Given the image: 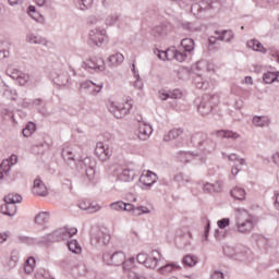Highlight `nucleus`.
Masks as SVG:
<instances>
[{
  "instance_id": "50",
  "label": "nucleus",
  "mask_w": 279,
  "mask_h": 279,
  "mask_svg": "<svg viewBox=\"0 0 279 279\" xmlns=\"http://www.w3.org/2000/svg\"><path fill=\"white\" fill-rule=\"evenodd\" d=\"M90 5H93V0H78V3H77V7L83 11L88 10Z\"/></svg>"
},
{
  "instance_id": "57",
  "label": "nucleus",
  "mask_w": 279,
  "mask_h": 279,
  "mask_svg": "<svg viewBox=\"0 0 279 279\" xmlns=\"http://www.w3.org/2000/svg\"><path fill=\"white\" fill-rule=\"evenodd\" d=\"M80 209L81 210H88L89 213H98V210H101V206L99 205H96V206H83V205H80Z\"/></svg>"
},
{
  "instance_id": "58",
  "label": "nucleus",
  "mask_w": 279,
  "mask_h": 279,
  "mask_svg": "<svg viewBox=\"0 0 279 279\" xmlns=\"http://www.w3.org/2000/svg\"><path fill=\"white\" fill-rule=\"evenodd\" d=\"M135 210H138V211H140V213L137 214L138 217H141V215H150V214H151V210H149V209L147 208V206H138V207H136Z\"/></svg>"
},
{
  "instance_id": "8",
  "label": "nucleus",
  "mask_w": 279,
  "mask_h": 279,
  "mask_svg": "<svg viewBox=\"0 0 279 279\" xmlns=\"http://www.w3.org/2000/svg\"><path fill=\"white\" fill-rule=\"evenodd\" d=\"M107 108L116 119H123V117H128V114H130L132 105L130 102L117 104L112 100H108Z\"/></svg>"
},
{
  "instance_id": "3",
  "label": "nucleus",
  "mask_w": 279,
  "mask_h": 279,
  "mask_svg": "<svg viewBox=\"0 0 279 279\" xmlns=\"http://www.w3.org/2000/svg\"><path fill=\"white\" fill-rule=\"evenodd\" d=\"M221 4L213 0H199L193 3L191 7V12L196 19H206L214 10H219Z\"/></svg>"
},
{
  "instance_id": "2",
  "label": "nucleus",
  "mask_w": 279,
  "mask_h": 279,
  "mask_svg": "<svg viewBox=\"0 0 279 279\" xmlns=\"http://www.w3.org/2000/svg\"><path fill=\"white\" fill-rule=\"evenodd\" d=\"M256 216L250 214L246 209L238 208L235 210V232L239 234H252L256 228Z\"/></svg>"
},
{
  "instance_id": "25",
  "label": "nucleus",
  "mask_w": 279,
  "mask_h": 279,
  "mask_svg": "<svg viewBox=\"0 0 279 279\" xmlns=\"http://www.w3.org/2000/svg\"><path fill=\"white\" fill-rule=\"evenodd\" d=\"M118 182H132L134 180V172L130 169H124L117 175Z\"/></svg>"
},
{
  "instance_id": "20",
  "label": "nucleus",
  "mask_w": 279,
  "mask_h": 279,
  "mask_svg": "<svg viewBox=\"0 0 279 279\" xmlns=\"http://www.w3.org/2000/svg\"><path fill=\"white\" fill-rule=\"evenodd\" d=\"M158 258H160V253L158 251H153L150 256L146 258L144 267L147 269H156V267H158Z\"/></svg>"
},
{
  "instance_id": "13",
  "label": "nucleus",
  "mask_w": 279,
  "mask_h": 279,
  "mask_svg": "<svg viewBox=\"0 0 279 279\" xmlns=\"http://www.w3.org/2000/svg\"><path fill=\"white\" fill-rule=\"evenodd\" d=\"M88 38L96 47H101L106 43L108 34L105 28H94L89 31Z\"/></svg>"
},
{
  "instance_id": "1",
  "label": "nucleus",
  "mask_w": 279,
  "mask_h": 279,
  "mask_svg": "<svg viewBox=\"0 0 279 279\" xmlns=\"http://www.w3.org/2000/svg\"><path fill=\"white\" fill-rule=\"evenodd\" d=\"M61 156L64 162H66V165H69L70 167H72V165H76L77 169L85 173L88 182H92V180L95 178V161L93 160V158L85 157L76 161L75 155L73 154V148L69 146L62 148Z\"/></svg>"
},
{
  "instance_id": "11",
  "label": "nucleus",
  "mask_w": 279,
  "mask_h": 279,
  "mask_svg": "<svg viewBox=\"0 0 279 279\" xmlns=\"http://www.w3.org/2000/svg\"><path fill=\"white\" fill-rule=\"evenodd\" d=\"M50 77L57 86H66L71 82V76L62 68H58L51 71Z\"/></svg>"
},
{
  "instance_id": "51",
  "label": "nucleus",
  "mask_w": 279,
  "mask_h": 279,
  "mask_svg": "<svg viewBox=\"0 0 279 279\" xmlns=\"http://www.w3.org/2000/svg\"><path fill=\"white\" fill-rule=\"evenodd\" d=\"M209 279H226V275L221 270H213L209 275Z\"/></svg>"
},
{
  "instance_id": "29",
  "label": "nucleus",
  "mask_w": 279,
  "mask_h": 279,
  "mask_svg": "<svg viewBox=\"0 0 279 279\" xmlns=\"http://www.w3.org/2000/svg\"><path fill=\"white\" fill-rule=\"evenodd\" d=\"M253 123L256 125V128H267L269 125L270 121L265 116H255L253 118Z\"/></svg>"
},
{
  "instance_id": "17",
  "label": "nucleus",
  "mask_w": 279,
  "mask_h": 279,
  "mask_svg": "<svg viewBox=\"0 0 279 279\" xmlns=\"http://www.w3.org/2000/svg\"><path fill=\"white\" fill-rule=\"evenodd\" d=\"M56 232L59 241H66V239H71V236H75V234H77V228L64 227L56 230Z\"/></svg>"
},
{
  "instance_id": "30",
  "label": "nucleus",
  "mask_w": 279,
  "mask_h": 279,
  "mask_svg": "<svg viewBox=\"0 0 279 279\" xmlns=\"http://www.w3.org/2000/svg\"><path fill=\"white\" fill-rule=\"evenodd\" d=\"M49 211H41L35 217V223L38 226H45V223L49 222Z\"/></svg>"
},
{
  "instance_id": "22",
  "label": "nucleus",
  "mask_w": 279,
  "mask_h": 279,
  "mask_svg": "<svg viewBox=\"0 0 279 279\" xmlns=\"http://www.w3.org/2000/svg\"><path fill=\"white\" fill-rule=\"evenodd\" d=\"M216 36H218V40L222 43H232L234 40V33L232 31H215Z\"/></svg>"
},
{
  "instance_id": "54",
  "label": "nucleus",
  "mask_w": 279,
  "mask_h": 279,
  "mask_svg": "<svg viewBox=\"0 0 279 279\" xmlns=\"http://www.w3.org/2000/svg\"><path fill=\"white\" fill-rule=\"evenodd\" d=\"M104 89V83H96V85H94L92 87V90L89 92L90 95L97 96L99 95V93H101V90Z\"/></svg>"
},
{
  "instance_id": "59",
  "label": "nucleus",
  "mask_w": 279,
  "mask_h": 279,
  "mask_svg": "<svg viewBox=\"0 0 279 279\" xmlns=\"http://www.w3.org/2000/svg\"><path fill=\"white\" fill-rule=\"evenodd\" d=\"M222 190H223V183H221V181H217L216 183L213 184L214 193H221Z\"/></svg>"
},
{
  "instance_id": "43",
  "label": "nucleus",
  "mask_w": 279,
  "mask_h": 279,
  "mask_svg": "<svg viewBox=\"0 0 279 279\" xmlns=\"http://www.w3.org/2000/svg\"><path fill=\"white\" fill-rule=\"evenodd\" d=\"M155 53L157 56V58H159V60H171V52L170 49H168L167 51H160V50H155Z\"/></svg>"
},
{
  "instance_id": "63",
  "label": "nucleus",
  "mask_w": 279,
  "mask_h": 279,
  "mask_svg": "<svg viewBox=\"0 0 279 279\" xmlns=\"http://www.w3.org/2000/svg\"><path fill=\"white\" fill-rule=\"evenodd\" d=\"M203 191L204 193H214L213 183H204Z\"/></svg>"
},
{
  "instance_id": "41",
  "label": "nucleus",
  "mask_w": 279,
  "mask_h": 279,
  "mask_svg": "<svg viewBox=\"0 0 279 279\" xmlns=\"http://www.w3.org/2000/svg\"><path fill=\"white\" fill-rule=\"evenodd\" d=\"M109 208H111V210H116L118 213H123V210L125 208V202L118 201V202L111 203L109 205Z\"/></svg>"
},
{
  "instance_id": "60",
  "label": "nucleus",
  "mask_w": 279,
  "mask_h": 279,
  "mask_svg": "<svg viewBox=\"0 0 279 279\" xmlns=\"http://www.w3.org/2000/svg\"><path fill=\"white\" fill-rule=\"evenodd\" d=\"M149 255L145 254V253H140L137 254V263H140L141 265H145L147 258Z\"/></svg>"
},
{
  "instance_id": "61",
  "label": "nucleus",
  "mask_w": 279,
  "mask_h": 279,
  "mask_svg": "<svg viewBox=\"0 0 279 279\" xmlns=\"http://www.w3.org/2000/svg\"><path fill=\"white\" fill-rule=\"evenodd\" d=\"M169 98H171L169 93L165 92V89L159 90V99H161V101H167Z\"/></svg>"
},
{
  "instance_id": "15",
  "label": "nucleus",
  "mask_w": 279,
  "mask_h": 279,
  "mask_svg": "<svg viewBox=\"0 0 279 279\" xmlns=\"http://www.w3.org/2000/svg\"><path fill=\"white\" fill-rule=\"evenodd\" d=\"M85 69H93L96 73H104L106 71V61L104 58L92 59L86 62H83Z\"/></svg>"
},
{
  "instance_id": "19",
  "label": "nucleus",
  "mask_w": 279,
  "mask_h": 279,
  "mask_svg": "<svg viewBox=\"0 0 279 279\" xmlns=\"http://www.w3.org/2000/svg\"><path fill=\"white\" fill-rule=\"evenodd\" d=\"M26 43H28L29 45H43L44 47H47V45H49V41H47L46 38L34 33H28L26 35Z\"/></svg>"
},
{
  "instance_id": "16",
  "label": "nucleus",
  "mask_w": 279,
  "mask_h": 279,
  "mask_svg": "<svg viewBox=\"0 0 279 279\" xmlns=\"http://www.w3.org/2000/svg\"><path fill=\"white\" fill-rule=\"evenodd\" d=\"M252 259V251L243 244H236L234 260L245 263Z\"/></svg>"
},
{
  "instance_id": "44",
  "label": "nucleus",
  "mask_w": 279,
  "mask_h": 279,
  "mask_svg": "<svg viewBox=\"0 0 279 279\" xmlns=\"http://www.w3.org/2000/svg\"><path fill=\"white\" fill-rule=\"evenodd\" d=\"M96 86V83H94L93 81H83L80 83V90H92V88Z\"/></svg>"
},
{
  "instance_id": "12",
  "label": "nucleus",
  "mask_w": 279,
  "mask_h": 279,
  "mask_svg": "<svg viewBox=\"0 0 279 279\" xmlns=\"http://www.w3.org/2000/svg\"><path fill=\"white\" fill-rule=\"evenodd\" d=\"M102 259L106 265H114L116 267H119L125 263V254L123 252H116L113 254L107 252L104 253Z\"/></svg>"
},
{
  "instance_id": "35",
  "label": "nucleus",
  "mask_w": 279,
  "mask_h": 279,
  "mask_svg": "<svg viewBox=\"0 0 279 279\" xmlns=\"http://www.w3.org/2000/svg\"><path fill=\"white\" fill-rule=\"evenodd\" d=\"M181 46L183 47L184 51L191 53L193 49H195V41L192 38L182 39Z\"/></svg>"
},
{
  "instance_id": "40",
  "label": "nucleus",
  "mask_w": 279,
  "mask_h": 279,
  "mask_svg": "<svg viewBox=\"0 0 279 279\" xmlns=\"http://www.w3.org/2000/svg\"><path fill=\"white\" fill-rule=\"evenodd\" d=\"M68 247L70 252H73V254H80V252H82V246H80V243H77V240H72L68 242Z\"/></svg>"
},
{
  "instance_id": "42",
  "label": "nucleus",
  "mask_w": 279,
  "mask_h": 279,
  "mask_svg": "<svg viewBox=\"0 0 279 279\" xmlns=\"http://www.w3.org/2000/svg\"><path fill=\"white\" fill-rule=\"evenodd\" d=\"M228 160H230L231 162H240V165L242 167H245V165H247V162L245 161L244 158H240L239 155L236 154H231V155H227Z\"/></svg>"
},
{
  "instance_id": "9",
  "label": "nucleus",
  "mask_w": 279,
  "mask_h": 279,
  "mask_svg": "<svg viewBox=\"0 0 279 279\" xmlns=\"http://www.w3.org/2000/svg\"><path fill=\"white\" fill-rule=\"evenodd\" d=\"M137 126L135 129V136H137L138 141H149V136L154 134V129L151 125L143 121V119H137Z\"/></svg>"
},
{
  "instance_id": "39",
  "label": "nucleus",
  "mask_w": 279,
  "mask_h": 279,
  "mask_svg": "<svg viewBox=\"0 0 279 279\" xmlns=\"http://www.w3.org/2000/svg\"><path fill=\"white\" fill-rule=\"evenodd\" d=\"M222 250L225 256H228L229 258H234L236 256V245H225Z\"/></svg>"
},
{
  "instance_id": "46",
  "label": "nucleus",
  "mask_w": 279,
  "mask_h": 279,
  "mask_svg": "<svg viewBox=\"0 0 279 279\" xmlns=\"http://www.w3.org/2000/svg\"><path fill=\"white\" fill-rule=\"evenodd\" d=\"M194 84H195L196 88H198L201 90L208 88V83L204 82V78H202V76H197L194 80Z\"/></svg>"
},
{
  "instance_id": "6",
  "label": "nucleus",
  "mask_w": 279,
  "mask_h": 279,
  "mask_svg": "<svg viewBox=\"0 0 279 279\" xmlns=\"http://www.w3.org/2000/svg\"><path fill=\"white\" fill-rule=\"evenodd\" d=\"M193 141L203 154H213V151L217 149V143L206 134H196Z\"/></svg>"
},
{
  "instance_id": "56",
  "label": "nucleus",
  "mask_w": 279,
  "mask_h": 279,
  "mask_svg": "<svg viewBox=\"0 0 279 279\" xmlns=\"http://www.w3.org/2000/svg\"><path fill=\"white\" fill-rule=\"evenodd\" d=\"M217 226H218V228H220V230H226V228H228V226H230V218H222V219L218 220Z\"/></svg>"
},
{
  "instance_id": "28",
  "label": "nucleus",
  "mask_w": 279,
  "mask_h": 279,
  "mask_svg": "<svg viewBox=\"0 0 279 279\" xmlns=\"http://www.w3.org/2000/svg\"><path fill=\"white\" fill-rule=\"evenodd\" d=\"M177 158L178 160H180V162H191V160H193V158H195V155H193V153L191 151H179L177 153Z\"/></svg>"
},
{
  "instance_id": "14",
  "label": "nucleus",
  "mask_w": 279,
  "mask_h": 279,
  "mask_svg": "<svg viewBox=\"0 0 279 279\" xmlns=\"http://www.w3.org/2000/svg\"><path fill=\"white\" fill-rule=\"evenodd\" d=\"M158 181V174L151 170H144L140 177V183L145 186V189H151L154 184Z\"/></svg>"
},
{
  "instance_id": "7",
  "label": "nucleus",
  "mask_w": 279,
  "mask_h": 279,
  "mask_svg": "<svg viewBox=\"0 0 279 279\" xmlns=\"http://www.w3.org/2000/svg\"><path fill=\"white\" fill-rule=\"evenodd\" d=\"M110 243V235L108 232L101 231L100 229H94L90 232V245L96 250H101Z\"/></svg>"
},
{
  "instance_id": "48",
  "label": "nucleus",
  "mask_w": 279,
  "mask_h": 279,
  "mask_svg": "<svg viewBox=\"0 0 279 279\" xmlns=\"http://www.w3.org/2000/svg\"><path fill=\"white\" fill-rule=\"evenodd\" d=\"M134 263H136V259L134 257H130L129 259H124V263H122L123 269L125 271H130V269H132V267H134Z\"/></svg>"
},
{
  "instance_id": "52",
  "label": "nucleus",
  "mask_w": 279,
  "mask_h": 279,
  "mask_svg": "<svg viewBox=\"0 0 279 279\" xmlns=\"http://www.w3.org/2000/svg\"><path fill=\"white\" fill-rule=\"evenodd\" d=\"M117 21H119V15H117V14L108 15L106 17V25H108L109 27H112V25H114V23H117Z\"/></svg>"
},
{
  "instance_id": "34",
  "label": "nucleus",
  "mask_w": 279,
  "mask_h": 279,
  "mask_svg": "<svg viewBox=\"0 0 279 279\" xmlns=\"http://www.w3.org/2000/svg\"><path fill=\"white\" fill-rule=\"evenodd\" d=\"M182 263L185 267H195V265L198 263V259L195 255H185L182 259Z\"/></svg>"
},
{
  "instance_id": "32",
  "label": "nucleus",
  "mask_w": 279,
  "mask_h": 279,
  "mask_svg": "<svg viewBox=\"0 0 279 279\" xmlns=\"http://www.w3.org/2000/svg\"><path fill=\"white\" fill-rule=\"evenodd\" d=\"M174 182H178V184H182V186H186V184H189V182H191V177L179 172L178 174H175L173 177Z\"/></svg>"
},
{
  "instance_id": "37",
  "label": "nucleus",
  "mask_w": 279,
  "mask_h": 279,
  "mask_svg": "<svg viewBox=\"0 0 279 279\" xmlns=\"http://www.w3.org/2000/svg\"><path fill=\"white\" fill-rule=\"evenodd\" d=\"M265 84H274V82H279L278 73L267 72L263 75Z\"/></svg>"
},
{
  "instance_id": "31",
  "label": "nucleus",
  "mask_w": 279,
  "mask_h": 279,
  "mask_svg": "<svg viewBox=\"0 0 279 279\" xmlns=\"http://www.w3.org/2000/svg\"><path fill=\"white\" fill-rule=\"evenodd\" d=\"M35 267H36V258L28 257L24 264L25 274H27V275L33 274Z\"/></svg>"
},
{
  "instance_id": "33",
  "label": "nucleus",
  "mask_w": 279,
  "mask_h": 279,
  "mask_svg": "<svg viewBox=\"0 0 279 279\" xmlns=\"http://www.w3.org/2000/svg\"><path fill=\"white\" fill-rule=\"evenodd\" d=\"M230 195L233 199L243 201L245 199V190L242 187H234L231 190Z\"/></svg>"
},
{
  "instance_id": "4",
  "label": "nucleus",
  "mask_w": 279,
  "mask_h": 279,
  "mask_svg": "<svg viewBox=\"0 0 279 279\" xmlns=\"http://www.w3.org/2000/svg\"><path fill=\"white\" fill-rule=\"evenodd\" d=\"M3 199L4 204L0 207L1 214L7 217H14L16 215V204H21L23 197L20 194L10 193Z\"/></svg>"
},
{
  "instance_id": "5",
  "label": "nucleus",
  "mask_w": 279,
  "mask_h": 279,
  "mask_svg": "<svg viewBox=\"0 0 279 279\" xmlns=\"http://www.w3.org/2000/svg\"><path fill=\"white\" fill-rule=\"evenodd\" d=\"M218 101L219 98L217 96L205 95L198 101L196 100L195 104L199 114H202V117H208V114L213 112L215 106H217Z\"/></svg>"
},
{
  "instance_id": "10",
  "label": "nucleus",
  "mask_w": 279,
  "mask_h": 279,
  "mask_svg": "<svg viewBox=\"0 0 279 279\" xmlns=\"http://www.w3.org/2000/svg\"><path fill=\"white\" fill-rule=\"evenodd\" d=\"M94 154L98 158V160H100L101 162H108V160L112 158V149L110 145L104 142L96 143Z\"/></svg>"
},
{
  "instance_id": "18",
  "label": "nucleus",
  "mask_w": 279,
  "mask_h": 279,
  "mask_svg": "<svg viewBox=\"0 0 279 279\" xmlns=\"http://www.w3.org/2000/svg\"><path fill=\"white\" fill-rule=\"evenodd\" d=\"M33 193L34 195H39L40 197H45V195H47V185H45L40 178H36L34 180Z\"/></svg>"
},
{
  "instance_id": "49",
  "label": "nucleus",
  "mask_w": 279,
  "mask_h": 279,
  "mask_svg": "<svg viewBox=\"0 0 279 279\" xmlns=\"http://www.w3.org/2000/svg\"><path fill=\"white\" fill-rule=\"evenodd\" d=\"M31 76L29 74H25V73H20V76L17 77V82L20 84V86H25V84H27V82H29Z\"/></svg>"
},
{
  "instance_id": "24",
  "label": "nucleus",
  "mask_w": 279,
  "mask_h": 279,
  "mask_svg": "<svg viewBox=\"0 0 279 279\" xmlns=\"http://www.w3.org/2000/svg\"><path fill=\"white\" fill-rule=\"evenodd\" d=\"M218 138H231L232 141H236V138H241V135L233 131L220 130L216 132Z\"/></svg>"
},
{
  "instance_id": "55",
  "label": "nucleus",
  "mask_w": 279,
  "mask_h": 279,
  "mask_svg": "<svg viewBox=\"0 0 279 279\" xmlns=\"http://www.w3.org/2000/svg\"><path fill=\"white\" fill-rule=\"evenodd\" d=\"M4 93H10L11 99L13 101H16V98L19 97V94L16 93V89H13L12 87L4 84Z\"/></svg>"
},
{
  "instance_id": "36",
  "label": "nucleus",
  "mask_w": 279,
  "mask_h": 279,
  "mask_svg": "<svg viewBox=\"0 0 279 279\" xmlns=\"http://www.w3.org/2000/svg\"><path fill=\"white\" fill-rule=\"evenodd\" d=\"M170 58H174L177 62H184L186 60V52L170 49Z\"/></svg>"
},
{
  "instance_id": "47",
  "label": "nucleus",
  "mask_w": 279,
  "mask_h": 279,
  "mask_svg": "<svg viewBox=\"0 0 279 279\" xmlns=\"http://www.w3.org/2000/svg\"><path fill=\"white\" fill-rule=\"evenodd\" d=\"M101 24V17L97 15H89L87 19V25H90L92 27L95 25H100Z\"/></svg>"
},
{
  "instance_id": "38",
  "label": "nucleus",
  "mask_w": 279,
  "mask_h": 279,
  "mask_svg": "<svg viewBox=\"0 0 279 279\" xmlns=\"http://www.w3.org/2000/svg\"><path fill=\"white\" fill-rule=\"evenodd\" d=\"M36 132V124L34 122H29L25 129H23L22 134L25 136V138H29L32 134Z\"/></svg>"
},
{
  "instance_id": "26",
  "label": "nucleus",
  "mask_w": 279,
  "mask_h": 279,
  "mask_svg": "<svg viewBox=\"0 0 279 279\" xmlns=\"http://www.w3.org/2000/svg\"><path fill=\"white\" fill-rule=\"evenodd\" d=\"M184 134V129H173L167 135L163 136V142L169 143V141H174Z\"/></svg>"
},
{
  "instance_id": "53",
  "label": "nucleus",
  "mask_w": 279,
  "mask_h": 279,
  "mask_svg": "<svg viewBox=\"0 0 279 279\" xmlns=\"http://www.w3.org/2000/svg\"><path fill=\"white\" fill-rule=\"evenodd\" d=\"M1 171L4 172V175H8L10 173V170L12 169V166L10 165V160H3L0 165Z\"/></svg>"
},
{
  "instance_id": "21",
  "label": "nucleus",
  "mask_w": 279,
  "mask_h": 279,
  "mask_svg": "<svg viewBox=\"0 0 279 279\" xmlns=\"http://www.w3.org/2000/svg\"><path fill=\"white\" fill-rule=\"evenodd\" d=\"M246 47L248 49H253V51H257L259 53H267V48L263 47V44L257 39H251L247 41Z\"/></svg>"
},
{
  "instance_id": "23",
  "label": "nucleus",
  "mask_w": 279,
  "mask_h": 279,
  "mask_svg": "<svg viewBox=\"0 0 279 279\" xmlns=\"http://www.w3.org/2000/svg\"><path fill=\"white\" fill-rule=\"evenodd\" d=\"M125 57L121 52H117L116 54L109 56L107 62L109 66H119V64H123Z\"/></svg>"
},
{
  "instance_id": "64",
  "label": "nucleus",
  "mask_w": 279,
  "mask_h": 279,
  "mask_svg": "<svg viewBox=\"0 0 279 279\" xmlns=\"http://www.w3.org/2000/svg\"><path fill=\"white\" fill-rule=\"evenodd\" d=\"M129 278L130 279H146L144 276H141V275L134 272V271L129 272Z\"/></svg>"
},
{
  "instance_id": "27",
  "label": "nucleus",
  "mask_w": 279,
  "mask_h": 279,
  "mask_svg": "<svg viewBox=\"0 0 279 279\" xmlns=\"http://www.w3.org/2000/svg\"><path fill=\"white\" fill-rule=\"evenodd\" d=\"M182 269L181 265H178L175 263L167 264L159 268V274H171V271H180Z\"/></svg>"
},
{
  "instance_id": "45",
  "label": "nucleus",
  "mask_w": 279,
  "mask_h": 279,
  "mask_svg": "<svg viewBox=\"0 0 279 279\" xmlns=\"http://www.w3.org/2000/svg\"><path fill=\"white\" fill-rule=\"evenodd\" d=\"M44 241H45V243H59L60 242L57 231H53L52 233L47 234Z\"/></svg>"
},
{
  "instance_id": "62",
  "label": "nucleus",
  "mask_w": 279,
  "mask_h": 279,
  "mask_svg": "<svg viewBox=\"0 0 279 279\" xmlns=\"http://www.w3.org/2000/svg\"><path fill=\"white\" fill-rule=\"evenodd\" d=\"M182 97V92L180 89H174L170 93V99H180Z\"/></svg>"
}]
</instances>
